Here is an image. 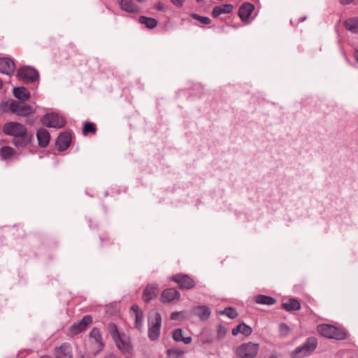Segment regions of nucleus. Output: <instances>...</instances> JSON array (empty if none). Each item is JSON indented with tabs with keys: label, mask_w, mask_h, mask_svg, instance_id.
Wrapping results in <instances>:
<instances>
[{
	"label": "nucleus",
	"mask_w": 358,
	"mask_h": 358,
	"mask_svg": "<svg viewBox=\"0 0 358 358\" xmlns=\"http://www.w3.org/2000/svg\"><path fill=\"white\" fill-rule=\"evenodd\" d=\"M268 358H277V357H276V356H275V355H271V357H269Z\"/></svg>",
	"instance_id": "nucleus-45"
},
{
	"label": "nucleus",
	"mask_w": 358,
	"mask_h": 358,
	"mask_svg": "<svg viewBox=\"0 0 358 358\" xmlns=\"http://www.w3.org/2000/svg\"><path fill=\"white\" fill-rule=\"evenodd\" d=\"M171 2L178 8H181L183 6V0H170Z\"/></svg>",
	"instance_id": "nucleus-37"
},
{
	"label": "nucleus",
	"mask_w": 358,
	"mask_h": 358,
	"mask_svg": "<svg viewBox=\"0 0 358 358\" xmlns=\"http://www.w3.org/2000/svg\"><path fill=\"white\" fill-rule=\"evenodd\" d=\"M92 322V318L90 315H86L77 322H75L69 329V334L75 336L85 331L87 327Z\"/></svg>",
	"instance_id": "nucleus-9"
},
{
	"label": "nucleus",
	"mask_w": 358,
	"mask_h": 358,
	"mask_svg": "<svg viewBox=\"0 0 358 358\" xmlns=\"http://www.w3.org/2000/svg\"><path fill=\"white\" fill-rule=\"evenodd\" d=\"M192 312L194 315H197L202 320H207L210 315V309L208 308V307L205 306H196L193 308Z\"/></svg>",
	"instance_id": "nucleus-22"
},
{
	"label": "nucleus",
	"mask_w": 358,
	"mask_h": 358,
	"mask_svg": "<svg viewBox=\"0 0 358 358\" xmlns=\"http://www.w3.org/2000/svg\"><path fill=\"white\" fill-rule=\"evenodd\" d=\"M255 7L252 3H244L239 8L238 16L243 21L248 19Z\"/></svg>",
	"instance_id": "nucleus-19"
},
{
	"label": "nucleus",
	"mask_w": 358,
	"mask_h": 358,
	"mask_svg": "<svg viewBox=\"0 0 358 358\" xmlns=\"http://www.w3.org/2000/svg\"><path fill=\"white\" fill-rule=\"evenodd\" d=\"M182 315V312H173L171 314V319L176 320L178 318L179 315Z\"/></svg>",
	"instance_id": "nucleus-38"
},
{
	"label": "nucleus",
	"mask_w": 358,
	"mask_h": 358,
	"mask_svg": "<svg viewBox=\"0 0 358 358\" xmlns=\"http://www.w3.org/2000/svg\"><path fill=\"white\" fill-rule=\"evenodd\" d=\"M155 8L156 9H157L158 10H161V11H164L165 9H164V6H163V4H162L161 3H158L155 5Z\"/></svg>",
	"instance_id": "nucleus-40"
},
{
	"label": "nucleus",
	"mask_w": 358,
	"mask_h": 358,
	"mask_svg": "<svg viewBox=\"0 0 358 358\" xmlns=\"http://www.w3.org/2000/svg\"><path fill=\"white\" fill-rule=\"evenodd\" d=\"M15 64L10 58H0V73L10 75L14 72Z\"/></svg>",
	"instance_id": "nucleus-16"
},
{
	"label": "nucleus",
	"mask_w": 358,
	"mask_h": 358,
	"mask_svg": "<svg viewBox=\"0 0 358 358\" xmlns=\"http://www.w3.org/2000/svg\"><path fill=\"white\" fill-rule=\"evenodd\" d=\"M259 344L248 342L238 346L235 352L240 358H255L259 352Z\"/></svg>",
	"instance_id": "nucleus-5"
},
{
	"label": "nucleus",
	"mask_w": 358,
	"mask_h": 358,
	"mask_svg": "<svg viewBox=\"0 0 358 358\" xmlns=\"http://www.w3.org/2000/svg\"><path fill=\"white\" fill-rule=\"evenodd\" d=\"M120 5L122 10L128 13H135L140 11L138 6L132 0H121Z\"/></svg>",
	"instance_id": "nucleus-21"
},
{
	"label": "nucleus",
	"mask_w": 358,
	"mask_h": 358,
	"mask_svg": "<svg viewBox=\"0 0 358 358\" xmlns=\"http://www.w3.org/2000/svg\"><path fill=\"white\" fill-rule=\"evenodd\" d=\"M55 358H73L71 345L64 343L55 349Z\"/></svg>",
	"instance_id": "nucleus-15"
},
{
	"label": "nucleus",
	"mask_w": 358,
	"mask_h": 358,
	"mask_svg": "<svg viewBox=\"0 0 358 358\" xmlns=\"http://www.w3.org/2000/svg\"><path fill=\"white\" fill-rule=\"evenodd\" d=\"M317 331L321 336L328 338L343 340L346 337V334L344 331L330 324H323L318 325Z\"/></svg>",
	"instance_id": "nucleus-3"
},
{
	"label": "nucleus",
	"mask_w": 358,
	"mask_h": 358,
	"mask_svg": "<svg viewBox=\"0 0 358 358\" xmlns=\"http://www.w3.org/2000/svg\"><path fill=\"white\" fill-rule=\"evenodd\" d=\"M36 138L38 142V145L42 147H46L50 142V134L43 128L39 129L36 132Z\"/></svg>",
	"instance_id": "nucleus-18"
},
{
	"label": "nucleus",
	"mask_w": 358,
	"mask_h": 358,
	"mask_svg": "<svg viewBox=\"0 0 358 358\" xmlns=\"http://www.w3.org/2000/svg\"><path fill=\"white\" fill-rule=\"evenodd\" d=\"M2 130L5 134L14 137L12 143L17 148L27 146L33 138L32 134L27 131V128L17 122L6 123Z\"/></svg>",
	"instance_id": "nucleus-1"
},
{
	"label": "nucleus",
	"mask_w": 358,
	"mask_h": 358,
	"mask_svg": "<svg viewBox=\"0 0 358 358\" xmlns=\"http://www.w3.org/2000/svg\"><path fill=\"white\" fill-rule=\"evenodd\" d=\"M110 333L118 349L125 355H130L132 353L133 347L125 335H120L115 324L110 325Z\"/></svg>",
	"instance_id": "nucleus-2"
},
{
	"label": "nucleus",
	"mask_w": 358,
	"mask_h": 358,
	"mask_svg": "<svg viewBox=\"0 0 358 358\" xmlns=\"http://www.w3.org/2000/svg\"><path fill=\"white\" fill-rule=\"evenodd\" d=\"M78 358H90V357L88 356H85V355H81L78 356Z\"/></svg>",
	"instance_id": "nucleus-43"
},
{
	"label": "nucleus",
	"mask_w": 358,
	"mask_h": 358,
	"mask_svg": "<svg viewBox=\"0 0 358 358\" xmlns=\"http://www.w3.org/2000/svg\"><path fill=\"white\" fill-rule=\"evenodd\" d=\"M71 141V134L68 131L62 133L57 138L56 145L60 151L66 150Z\"/></svg>",
	"instance_id": "nucleus-14"
},
{
	"label": "nucleus",
	"mask_w": 358,
	"mask_h": 358,
	"mask_svg": "<svg viewBox=\"0 0 358 358\" xmlns=\"http://www.w3.org/2000/svg\"><path fill=\"white\" fill-rule=\"evenodd\" d=\"M138 2L142 3L144 2L145 0H137Z\"/></svg>",
	"instance_id": "nucleus-46"
},
{
	"label": "nucleus",
	"mask_w": 358,
	"mask_h": 358,
	"mask_svg": "<svg viewBox=\"0 0 358 358\" xmlns=\"http://www.w3.org/2000/svg\"><path fill=\"white\" fill-rule=\"evenodd\" d=\"M90 338L92 345H94V355H96L103 350V343L102 341V337L99 330L97 328H93L90 332Z\"/></svg>",
	"instance_id": "nucleus-11"
},
{
	"label": "nucleus",
	"mask_w": 358,
	"mask_h": 358,
	"mask_svg": "<svg viewBox=\"0 0 358 358\" xmlns=\"http://www.w3.org/2000/svg\"><path fill=\"white\" fill-rule=\"evenodd\" d=\"M255 301L260 305L271 306L276 303V300L269 296L259 294L255 296Z\"/></svg>",
	"instance_id": "nucleus-24"
},
{
	"label": "nucleus",
	"mask_w": 358,
	"mask_h": 358,
	"mask_svg": "<svg viewBox=\"0 0 358 358\" xmlns=\"http://www.w3.org/2000/svg\"><path fill=\"white\" fill-rule=\"evenodd\" d=\"M41 358H51V357L48 355H44V356H42Z\"/></svg>",
	"instance_id": "nucleus-44"
},
{
	"label": "nucleus",
	"mask_w": 358,
	"mask_h": 358,
	"mask_svg": "<svg viewBox=\"0 0 358 358\" xmlns=\"http://www.w3.org/2000/svg\"><path fill=\"white\" fill-rule=\"evenodd\" d=\"M161 323V315L156 311L151 312L148 317V336L151 340L155 341L158 338L160 334Z\"/></svg>",
	"instance_id": "nucleus-4"
},
{
	"label": "nucleus",
	"mask_w": 358,
	"mask_h": 358,
	"mask_svg": "<svg viewBox=\"0 0 358 358\" xmlns=\"http://www.w3.org/2000/svg\"><path fill=\"white\" fill-rule=\"evenodd\" d=\"M279 331H280V334L282 336H286L289 333V327L287 324H285L284 323H281L279 325Z\"/></svg>",
	"instance_id": "nucleus-34"
},
{
	"label": "nucleus",
	"mask_w": 358,
	"mask_h": 358,
	"mask_svg": "<svg viewBox=\"0 0 358 358\" xmlns=\"http://www.w3.org/2000/svg\"><path fill=\"white\" fill-rule=\"evenodd\" d=\"M13 94L17 99L21 101H27L30 97L29 92L24 87L14 88Z\"/></svg>",
	"instance_id": "nucleus-25"
},
{
	"label": "nucleus",
	"mask_w": 358,
	"mask_h": 358,
	"mask_svg": "<svg viewBox=\"0 0 358 358\" xmlns=\"http://www.w3.org/2000/svg\"><path fill=\"white\" fill-rule=\"evenodd\" d=\"M9 109L11 113L22 117H27L34 113L31 106L14 100L10 103Z\"/></svg>",
	"instance_id": "nucleus-7"
},
{
	"label": "nucleus",
	"mask_w": 358,
	"mask_h": 358,
	"mask_svg": "<svg viewBox=\"0 0 358 358\" xmlns=\"http://www.w3.org/2000/svg\"><path fill=\"white\" fill-rule=\"evenodd\" d=\"M83 132L84 135H87L88 133L94 134L96 132L94 124L92 122H86L84 125Z\"/></svg>",
	"instance_id": "nucleus-31"
},
{
	"label": "nucleus",
	"mask_w": 358,
	"mask_h": 358,
	"mask_svg": "<svg viewBox=\"0 0 358 358\" xmlns=\"http://www.w3.org/2000/svg\"><path fill=\"white\" fill-rule=\"evenodd\" d=\"M1 87H2V82H1V80H0V89L1 88Z\"/></svg>",
	"instance_id": "nucleus-47"
},
{
	"label": "nucleus",
	"mask_w": 358,
	"mask_h": 358,
	"mask_svg": "<svg viewBox=\"0 0 358 358\" xmlns=\"http://www.w3.org/2000/svg\"><path fill=\"white\" fill-rule=\"evenodd\" d=\"M317 345V341L315 338H308L303 345L294 350V352H292V356L294 355L297 358L308 356L315 350Z\"/></svg>",
	"instance_id": "nucleus-6"
},
{
	"label": "nucleus",
	"mask_w": 358,
	"mask_h": 358,
	"mask_svg": "<svg viewBox=\"0 0 358 358\" xmlns=\"http://www.w3.org/2000/svg\"><path fill=\"white\" fill-rule=\"evenodd\" d=\"M41 122L48 127L54 128H62L66 124L64 119L62 116L54 113L44 115L41 119Z\"/></svg>",
	"instance_id": "nucleus-8"
},
{
	"label": "nucleus",
	"mask_w": 358,
	"mask_h": 358,
	"mask_svg": "<svg viewBox=\"0 0 358 358\" xmlns=\"http://www.w3.org/2000/svg\"><path fill=\"white\" fill-rule=\"evenodd\" d=\"M159 290L157 285H148L143 293V301L148 302L152 300L158 294Z\"/></svg>",
	"instance_id": "nucleus-17"
},
{
	"label": "nucleus",
	"mask_w": 358,
	"mask_h": 358,
	"mask_svg": "<svg viewBox=\"0 0 358 358\" xmlns=\"http://www.w3.org/2000/svg\"><path fill=\"white\" fill-rule=\"evenodd\" d=\"M110 358H115V357H114V356H113V355H111V356H110Z\"/></svg>",
	"instance_id": "nucleus-48"
},
{
	"label": "nucleus",
	"mask_w": 358,
	"mask_h": 358,
	"mask_svg": "<svg viewBox=\"0 0 358 358\" xmlns=\"http://www.w3.org/2000/svg\"><path fill=\"white\" fill-rule=\"evenodd\" d=\"M250 327L246 325L245 323H241L232 330V334L236 336L238 334H242L244 336H249L252 333Z\"/></svg>",
	"instance_id": "nucleus-26"
},
{
	"label": "nucleus",
	"mask_w": 358,
	"mask_h": 358,
	"mask_svg": "<svg viewBox=\"0 0 358 358\" xmlns=\"http://www.w3.org/2000/svg\"><path fill=\"white\" fill-rule=\"evenodd\" d=\"M220 314H224L228 317L231 319H234L237 317L238 313L234 308H227L223 311L220 313Z\"/></svg>",
	"instance_id": "nucleus-33"
},
{
	"label": "nucleus",
	"mask_w": 358,
	"mask_h": 358,
	"mask_svg": "<svg viewBox=\"0 0 358 358\" xmlns=\"http://www.w3.org/2000/svg\"><path fill=\"white\" fill-rule=\"evenodd\" d=\"M226 329L224 327H222V326H220L217 330V336L220 339H222L224 337L226 334Z\"/></svg>",
	"instance_id": "nucleus-35"
},
{
	"label": "nucleus",
	"mask_w": 358,
	"mask_h": 358,
	"mask_svg": "<svg viewBox=\"0 0 358 358\" xmlns=\"http://www.w3.org/2000/svg\"><path fill=\"white\" fill-rule=\"evenodd\" d=\"M345 28L353 34H358V18H350L345 22Z\"/></svg>",
	"instance_id": "nucleus-28"
},
{
	"label": "nucleus",
	"mask_w": 358,
	"mask_h": 358,
	"mask_svg": "<svg viewBox=\"0 0 358 358\" xmlns=\"http://www.w3.org/2000/svg\"><path fill=\"white\" fill-rule=\"evenodd\" d=\"M171 280L176 282L180 289H189L194 287L193 279L186 274H177L173 275Z\"/></svg>",
	"instance_id": "nucleus-10"
},
{
	"label": "nucleus",
	"mask_w": 358,
	"mask_h": 358,
	"mask_svg": "<svg viewBox=\"0 0 358 358\" xmlns=\"http://www.w3.org/2000/svg\"><path fill=\"white\" fill-rule=\"evenodd\" d=\"M173 338L176 341H183L184 343L188 344L190 343L192 341L191 337H184L183 336V331L181 329H176L173 332Z\"/></svg>",
	"instance_id": "nucleus-30"
},
{
	"label": "nucleus",
	"mask_w": 358,
	"mask_h": 358,
	"mask_svg": "<svg viewBox=\"0 0 358 358\" xmlns=\"http://www.w3.org/2000/svg\"><path fill=\"white\" fill-rule=\"evenodd\" d=\"M191 17L196 20H199L201 24H209L211 22V20L208 17L201 16L196 13H192Z\"/></svg>",
	"instance_id": "nucleus-32"
},
{
	"label": "nucleus",
	"mask_w": 358,
	"mask_h": 358,
	"mask_svg": "<svg viewBox=\"0 0 358 358\" xmlns=\"http://www.w3.org/2000/svg\"><path fill=\"white\" fill-rule=\"evenodd\" d=\"M354 57L357 62H358V50H357L354 52Z\"/></svg>",
	"instance_id": "nucleus-42"
},
{
	"label": "nucleus",
	"mask_w": 358,
	"mask_h": 358,
	"mask_svg": "<svg viewBox=\"0 0 358 358\" xmlns=\"http://www.w3.org/2000/svg\"><path fill=\"white\" fill-rule=\"evenodd\" d=\"M138 22L141 24H144L148 29H153L157 25V20L145 16L139 17Z\"/></svg>",
	"instance_id": "nucleus-29"
},
{
	"label": "nucleus",
	"mask_w": 358,
	"mask_h": 358,
	"mask_svg": "<svg viewBox=\"0 0 358 358\" xmlns=\"http://www.w3.org/2000/svg\"><path fill=\"white\" fill-rule=\"evenodd\" d=\"M282 306L285 310L287 311H291V300H289L287 303H282Z\"/></svg>",
	"instance_id": "nucleus-39"
},
{
	"label": "nucleus",
	"mask_w": 358,
	"mask_h": 358,
	"mask_svg": "<svg viewBox=\"0 0 358 358\" xmlns=\"http://www.w3.org/2000/svg\"><path fill=\"white\" fill-rule=\"evenodd\" d=\"M15 153V150L10 146H3L0 150V157L3 160L11 159Z\"/></svg>",
	"instance_id": "nucleus-27"
},
{
	"label": "nucleus",
	"mask_w": 358,
	"mask_h": 358,
	"mask_svg": "<svg viewBox=\"0 0 358 358\" xmlns=\"http://www.w3.org/2000/svg\"><path fill=\"white\" fill-rule=\"evenodd\" d=\"M131 315L135 318L136 327L140 329L142 326L143 315L137 305H133L131 307Z\"/></svg>",
	"instance_id": "nucleus-20"
},
{
	"label": "nucleus",
	"mask_w": 358,
	"mask_h": 358,
	"mask_svg": "<svg viewBox=\"0 0 358 358\" xmlns=\"http://www.w3.org/2000/svg\"><path fill=\"white\" fill-rule=\"evenodd\" d=\"M234 6L232 4H225L222 6H215L212 12L213 17H218L221 14L231 13L233 11Z\"/></svg>",
	"instance_id": "nucleus-23"
},
{
	"label": "nucleus",
	"mask_w": 358,
	"mask_h": 358,
	"mask_svg": "<svg viewBox=\"0 0 358 358\" xmlns=\"http://www.w3.org/2000/svg\"><path fill=\"white\" fill-rule=\"evenodd\" d=\"M355 0H340V2L343 4V5H345V4H349L351 2L354 1Z\"/></svg>",
	"instance_id": "nucleus-41"
},
{
	"label": "nucleus",
	"mask_w": 358,
	"mask_h": 358,
	"mask_svg": "<svg viewBox=\"0 0 358 358\" xmlns=\"http://www.w3.org/2000/svg\"><path fill=\"white\" fill-rule=\"evenodd\" d=\"M17 76L25 82H34L38 79V73L34 69L25 66L18 70Z\"/></svg>",
	"instance_id": "nucleus-12"
},
{
	"label": "nucleus",
	"mask_w": 358,
	"mask_h": 358,
	"mask_svg": "<svg viewBox=\"0 0 358 358\" xmlns=\"http://www.w3.org/2000/svg\"><path fill=\"white\" fill-rule=\"evenodd\" d=\"M300 308H301L300 302L296 299H292V311L293 310H299Z\"/></svg>",
	"instance_id": "nucleus-36"
},
{
	"label": "nucleus",
	"mask_w": 358,
	"mask_h": 358,
	"mask_svg": "<svg viewBox=\"0 0 358 358\" xmlns=\"http://www.w3.org/2000/svg\"><path fill=\"white\" fill-rule=\"evenodd\" d=\"M180 294L173 288H169L164 289L160 296V301L163 303H170L174 300H179Z\"/></svg>",
	"instance_id": "nucleus-13"
}]
</instances>
